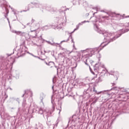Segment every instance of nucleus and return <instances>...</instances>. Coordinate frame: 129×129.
<instances>
[{"mask_svg":"<svg viewBox=\"0 0 129 129\" xmlns=\"http://www.w3.org/2000/svg\"><path fill=\"white\" fill-rule=\"evenodd\" d=\"M128 18H129V16H128Z\"/></svg>","mask_w":129,"mask_h":129,"instance_id":"obj_7","label":"nucleus"},{"mask_svg":"<svg viewBox=\"0 0 129 129\" xmlns=\"http://www.w3.org/2000/svg\"><path fill=\"white\" fill-rule=\"evenodd\" d=\"M51 63L52 64H53V62H49V64H48V65H50V64H51Z\"/></svg>","mask_w":129,"mask_h":129,"instance_id":"obj_4","label":"nucleus"},{"mask_svg":"<svg viewBox=\"0 0 129 129\" xmlns=\"http://www.w3.org/2000/svg\"><path fill=\"white\" fill-rule=\"evenodd\" d=\"M84 23H86V21H84V22H82L81 23H79L78 24V26H81V25H83V24H84Z\"/></svg>","mask_w":129,"mask_h":129,"instance_id":"obj_2","label":"nucleus"},{"mask_svg":"<svg viewBox=\"0 0 129 129\" xmlns=\"http://www.w3.org/2000/svg\"><path fill=\"white\" fill-rule=\"evenodd\" d=\"M96 51H97V48H94L93 49H91L90 50V52H91V54H89V57H91L92 56L93 54H94V53H95V52H96Z\"/></svg>","mask_w":129,"mask_h":129,"instance_id":"obj_1","label":"nucleus"},{"mask_svg":"<svg viewBox=\"0 0 129 129\" xmlns=\"http://www.w3.org/2000/svg\"><path fill=\"white\" fill-rule=\"evenodd\" d=\"M96 77H97V75H96L95 78H96Z\"/></svg>","mask_w":129,"mask_h":129,"instance_id":"obj_5","label":"nucleus"},{"mask_svg":"<svg viewBox=\"0 0 129 129\" xmlns=\"http://www.w3.org/2000/svg\"><path fill=\"white\" fill-rule=\"evenodd\" d=\"M16 34H17V35H20V34H22V32L21 31H17L16 32Z\"/></svg>","mask_w":129,"mask_h":129,"instance_id":"obj_3","label":"nucleus"},{"mask_svg":"<svg viewBox=\"0 0 129 129\" xmlns=\"http://www.w3.org/2000/svg\"><path fill=\"white\" fill-rule=\"evenodd\" d=\"M108 37H109V35H108Z\"/></svg>","mask_w":129,"mask_h":129,"instance_id":"obj_6","label":"nucleus"}]
</instances>
